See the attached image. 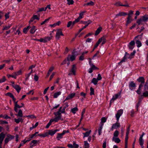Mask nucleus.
<instances>
[{
  "label": "nucleus",
  "mask_w": 148,
  "mask_h": 148,
  "mask_svg": "<svg viewBox=\"0 0 148 148\" xmlns=\"http://www.w3.org/2000/svg\"><path fill=\"white\" fill-rule=\"evenodd\" d=\"M118 122L115 123L113 124L112 127L110 128V130L112 131L114 129H116L117 128H119L120 127V123H118Z\"/></svg>",
  "instance_id": "nucleus-9"
},
{
  "label": "nucleus",
  "mask_w": 148,
  "mask_h": 148,
  "mask_svg": "<svg viewBox=\"0 0 148 148\" xmlns=\"http://www.w3.org/2000/svg\"><path fill=\"white\" fill-rule=\"evenodd\" d=\"M14 121L17 123H18L20 122L23 123V119L21 118H19L18 119H15Z\"/></svg>",
  "instance_id": "nucleus-23"
},
{
  "label": "nucleus",
  "mask_w": 148,
  "mask_h": 148,
  "mask_svg": "<svg viewBox=\"0 0 148 148\" xmlns=\"http://www.w3.org/2000/svg\"><path fill=\"white\" fill-rule=\"evenodd\" d=\"M53 122H56V121H55L53 119H51L50 120L49 123L46 126V128L47 129L49 127V126L51 125V123Z\"/></svg>",
  "instance_id": "nucleus-19"
},
{
  "label": "nucleus",
  "mask_w": 148,
  "mask_h": 148,
  "mask_svg": "<svg viewBox=\"0 0 148 148\" xmlns=\"http://www.w3.org/2000/svg\"><path fill=\"white\" fill-rule=\"evenodd\" d=\"M114 5L116 6H122V4L120 2H118L114 4Z\"/></svg>",
  "instance_id": "nucleus-48"
},
{
  "label": "nucleus",
  "mask_w": 148,
  "mask_h": 148,
  "mask_svg": "<svg viewBox=\"0 0 148 148\" xmlns=\"http://www.w3.org/2000/svg\"><path fill=\"white\" fill-rule=\"evenodd\" d=\"M30 73H28V74H25V81H27V80L28 79V78L30 76Z\"/></svg>",
  "instance_id": "nucleus-50"
},
{
  "label": "nucleus",
  "mask_w": 148,
  "mask_h": 148,
  "mask_svg": "<svg viewBox=\"0 0 148 148\" xmlns=\"http://www.w3.org/2000/svg\"><path fill=\"white\" fill-rule=\"evenodd\" d=\"M102 79V77L100 74H99L98 75L97 77V79L98 81L101 80Z\"/></svg>",
  "instance_id": "nucleus-54"
},
{
  "label": "nucleus",
  "mask_w": 148,
  "mask_h": 148,
  "mask_svg": "<svg viewBox=\"0 0 148 148\" xmlns=\"http://www.w3.org/2000/svg\"><path fill=\"white\" fill-rule=\"evenodd\" d=\"M148 21V15L146 14L138 19L136 21V23L138 25H143L144 23L147 22Z\"/></svg>",
  "instance_id": "nucleus-1"
},
{
  "label": "nucleus",
  "mask_w": 148,
  "mask_h": 148,
  "mask_svg": "<svg viewBox=\"0 0 148 148\" xmlns=\"http://www.w3.org/2000/svg\"><path fill=\"white\" fill-rule=\"evenodd\" d=\"M76 69V65L73 64L72 65L71 69L70 71V73L68 74V75H75V71Z\"/></svg>",
  "instance_id": "nucleus-5"
},
{
  "label": "nucleus",
  "mask_w": 148,
  "mask_h": 148,
  "mask_svg": "<svg viewBox=\"0 0 148 148\" xmlns=\"http://www.w3.org/2000/svg\"><path fill=\"white\" fill-rule=\"evenodd\" d=\"M33 17L35 19H37L38 20H39L40 18L39 17H38L37 15H34L33 16Z\"/></svg>",
  "instance_id": "nucleus-63"
},
{
  "label": "nucleus",
  "mask_w": 148,
  "mask_h": 148,
  "mask_svg": "<svg viewBox=\"0 0 148 148\" xmlns=\"http://www.w3.org/2000/svg\"><path fill=\"white\" fill-rule=\"evenodd\" d=\"M119 134V132L117 130H116L114 133V136L113 137H117Z\"/></svg>",
  "instance_id": "nucleus-38"
},
{
  "label": "nucleus",
  "mask_w": 148,
  "mask_h": 148,
  "mask_svg": "<svg viewBox=\"0 0 148 148\" xmlns=\"http://www.w3.org/2000/svg\"><path fill=\"white\" fill-rule=\"evenodd\" d=\"M79 59L80 60L82 61L84 59V56L82 54L79 57Z\"/></svg>",
  "instance_id": "nucleus-58"
},
{
  "label": "nucleus",
  "mask_w": 148,
  "mask_h": 148,
  "mask_svg": "<svg viewBox=\"0 0 148 148\" xmlns=\"http://www.w3.org/2000/svg\"><path fill=\"white\" fill-rule=\"evenodd\" d=\"M98 81L97 79L95 78H94L92 79L91 82L94 85H96L97 84Z\"/></svg>",
  "instance_id": "nucleus-26"
},
{
  "label": "nucleus",
  "mask_w": 148,
  "mask_h": 148,
  "mask_svg": "<svg viewBox=\"0 0 148 148\" xmlns=\"http://www.w3.org/2000/svg\"><path fill=\"white\" fill-rule=\"evenodd\" d=\"M128 136L126 135L125 138V145H127V141H128Z\"/></svg>",
  "instance_id": "nucleus-53"
},
{
  "label": "nucleus",
  "mask_w": 148,
  "mask_h": 148,
  "mask_svg": "<svg viewBox=\"0 0 148 148\" xmlns=\"http://www.w3.org/2000/svg\"><path fill=\"white\" fill-rule=\"evenodd\" d=\"M50 18H49L47 19H46L44 21H43L41 23V25H43L45 24V23H47L49 19H50Z\"/></svg>",
  "instance_id": "nucleus-47"
},
{
  "label": "nucleus",
  "mask_w": 148,
  "mask_h": 148,
  "mask_svg": "<svg viewBox=\"0 0 148 148\" xmlns=\"http://www.w3.org/2000/svg\"><path fill=\"white\" fill-rule=\"evenodd\" d=\"M98 41L99 42V43L102 42V45H103L106 42V39L105 37L104 36L102 37L101 38H100L99 39Z\"/></svg>",
  "instance_id": "nucleus-10"
},
{
  "label": "nucleus",
  "mask_w": 148,
  "mask_h": 148,
  "mask_svg": "<svg viewBox=\"0 0 148 148\" xmlns=\"http://www.w3.org/2000/svg\"><path fill=\"white\" fill-rule=\"evenodd\" d=\"M61 92L60 91L55 93L53 95V97L54 98H57L59 95L61 94Z\"/></svg>",
  "instance_id": "nucleus-29"
},
{
  "label": "nucleus",
  "mask_w": 148,
  "mask_h": 148,
  "mask_svg": "<svg viewBox=\"0 0 148 148\" xmlns=\"http://www.w3.org/2000/svg\"><path fill=\"white\" fill-rule=\"evenodd\" d=\"M26 117L31 119L36 118V117L34 115H30L26 116Z\"/></svg>",
  "instance_id": "nucleus-49"
},
{
  "label": "nucleus",
  "mask_w": 148,
  "mask_h": 148,
  "mask_svg": "<svg viewBox=\"0 0 148 148\" xmlns=\"http://www.w3.org/2000/svg\"><path fill=\"white\" fill-rule=\"evenodd\" d=\"M120 95V93H119L114 95V96H113V97L111 99L110 101L111 102H113Z\"/></svg>",
  "instance_id": "nucleus-15"
},
{
  "label": "nucleus",
  "mask_w": 148,
  "mask_h": 148,
  "mask_svg": "<svg viewBox=\"0 0 148 148\" xmlns=\"http://www.w3.org/2000/svg\"><path fill=\"white\" fill-rule=\"evenodd\" d=\"M11 27V25H8L4 27V28L3 29V30H8V29H9V28H10Z\"/></svg>",
  "instance_id": "nucleus-40"
},
{
  "label": "nucleus",
  "mask_w": 148,
  "mask_h": 148,
  "mask_svg": "<svg viewBox=\"0 0 148 148\" xmlns=\"http://www.w3.org/2000/svg\"><path fill=\"white\" fill-rule=\"evenodd\" d=\"M5 134L3 132L0 134V144H1L5 138Z\"/></svg>",
  "instance_id": "nucleus-16"
},
{
  "label": "nucleus",
  "mask_w": 148,
  "mask_h": 148,
  "mask_svg": "<svg viewBox=\"0 0 148 148\" xmlns=\"http://www.w3.org/2000/svg\"><path fill=\"white\" fill-rule=\"evenodd\" d=\"M86 12L85 11L81 12L79 14V18H83V16L84 15V13H85Z\"/></svg>",
  "instance_id": "nucleus-39"
},
{
  "label": "nucleus",
  "mask_w": 148,
  "mask_h": 148,
  "mask_svg": "<svg viewBox=\"0 0 148 148\" xmlns=\"http://www.w3.org/2000/svg\"><path fill=\"white\" fill-rule=\"evenodd\" d=\"M13 88L16 90L18 93L21 90L20 87L18 85H16L15 86H13Z\"/></svg>",
  "instance_id": "nucleus-21"
},
{
  "label": "nucleus",
  "mask_w": 148,
  "mask_h": 148,
  "mask_svg": "<svg viewBox=\"0 0 148 148\" xmlns=\"http://www.w3.org/2000/svg\"><path fill=\"white\" fill-rule=\"evenodd\" d=\"M92 22V21L90 20H89L87 21H84L83 22V23L85 24L86 25H87V26L88 25L90 24Z\"/></svg>",
  "instance_id": "nucleus-45"
},
{
  "label": "nucleus",
  "mask_w": 148,
  "mask_h": 148,
  "mask_svg": "<svg viewBox=\"0 0 148 148\" xmlns=\"http://www.w3.org/2000/svg\"><path fill=\"white\" fill-rule=\"evenodd\" d=\"M60 36H64L62 33V30L61 29H58L57 30L56 35V39L57 40H59L60 38Z\"/></svg>",
  "instance_id": "nucleus-4"
},
{
  "label": "nucleus",
  "mask_w": 148,
  "mask_h": 148,
  "mask_svg": "<svg viewBox=\"0 0 148 148\" xmlns=\"http://www.w3.org/2000/svg\"><path fill=\"white\" fill-rule=\"evenodd\" d=\"M30 28L29 26H27V27L23 29V33L25 34H26Z\"/></svg>",
  "instance_id": "nucleus-33"
},
{
  "label": "nucleus",
  "mask_w": 148,
  "mask_h": 148,
  "mask_svg": "<svg viewBox=\"0 0 148 148\" xmlns=\"http://www.w3.org/2000/svg\"><path fill=\"white\" fill-rule=\"evenodd\" d=\"M6 95H7L9 96L11 98H13L14 96L11 93L8 92L6 94Z\"/></svg>",
  "instance_id": "nucleus-55"
},
{
  "label": "nucleus",
  "mask_w": 148,
  "mask_h": 148,
  "mask_svg": "<svg viewBox=\"0 0 148 148\" xmlns=\"http://www.w3.org/2000/svg\"><path fill=\"white\" fill-rule=\"evenodd\" d=\"M58 131V130H50L49 131L48 134L51 136H53L54 135L56 132Z\"/></svg>",
  "instance_id": "nucleus-14"
},
{
  "label": "nucleus",
  "mask_w": 148,
  "mask_h": 148,
  "mask_svg": "<svg viewBox=\"0 0 148 148\" xmlns=\"http://www.w3.org/2000/svg\"><path fill=\"white\" fill-rule=\"evenodd\" d=\"M73 145L74 148H78L79 147V145L76 143L75 142H73Z\"/></svg>",
  "instance_id": "nucleus-56"
},
{
  "label": "nucleus",
  "mask_w": 148,
  "mask_h": 148,
  "mask_svg": "<svg viewBox=\"0 0 148 148\" xmlns=\"http://www.w3.org/2000/svg\"><path fill=\"white\" fill-rule=\"evenodd\" d=\"M103 125V123H101V124L100 125V126L98 129V131L101 132Z\"/></svg>",
  "instance_id": "nucleus-44"
},
{
  "label": "nucleus",
  "mask_w": 148,
  "mask_h": 148,
  "mask_svg": "<svg viewBox=\"0 0 148 148\" xmlns=\"http://www.w3.org/2000/svg\"><path fill=\"white\" fill-rule=\"evenodd\" d=\"M123 110L122 109H120L117 112L116 115V119L117 122H118L120 117L122 115L123 113Z\"/></svg>",
  "instance_id": "nucleus-6"
},
{
  "label": "nucleus",
  "mask_w": 148,
  "mask_h": 148,
  "mask_svg": "<svg viewBox=\"0 0 148 148\" xmlns=\"http://www.w3.org/2000/svg\"><path fill=\"white\" fill-rule=\"evenodd\" d=\"M131 58V55L127 52H125L124 56L121 60V62H125L126 60Z\"/></svg>",
  "instance_id": "nucleus-7"
},
{
  "label": "nucleus",
  "mask_w": 148,
  "mask_h": 148,
  "mask_svg": "<svg viewBox=\"0 0 148 148\" xmlns=\"http://www.w3.org/2000/svg\"><path fill=\"white\" fill-rule=\"evenodd\" d=\"M75 93H73L69 94L66 98L65 101L68 100L72 99L75 97Z\"/></svg>",
  "instance_id": "nucleus-11"
},
{
  "label": "nucleus",
  "mask_w": 148,
  "mask_h": 148,
  "mask_svg": "<svg viewBox=\"0 0 148 148\" xmlns=\"http://www.w3.org/2000/svg\"><path fill=\"white\" fill-rule=\"evenodd\" d=\"M38 136H40L41 137H45L47 136L48 135V134L47 133H45L44 134H38Z\"/></svg>",
  "instance_id": "nucleus-37"
},
{
  "label": "nucleus",
  "mask_w": 148,
  "mask_h": 148,
  "mask_svg": "<svg viewBox=\"0 0 148 148\" xmlns=\"http://www.w3.org/2000/svg\"><path fill=\"white\" fill-rule=\"evenodd\" d=\"M136 43L137 46L138 47H139L142 46V44L140 41L138 40H137L136 42Z\"/></svg>",
  "instance_id": "nucleus-34"
},
{
  "label": "nucleus",
  "mask_w": 148,
  "mask_h": 148,
  "mask_svg": "<svg viewBox=\"0 0 148 148\" xmlns=\"http://www.w3.org/2000/svg\"><path fill=\"white\" fill-rule=\"evenodd\" d=\"M16 115L17 116H18L20 117H22L23 116V113L22 111L21 110H19L18 111V114H16Z\"/></svg>",
  "instance_id": "nucleus-35"
},
{
  "label": "nucleus",
  "mask_w": 148,
  "mask_h": 148,
  "mask_svg": "<svg viewBox=\"0 0 148 148\" xmlns=\"http://www.w3.org/2000/svg\"><path fill=\"white\" fill-rule=\"evenodd\" d=\"M38 141L36 140H32L30 144V148H32L35 145H34L36 144L38 142Z\"/></svg>",
  "instance_id": "nucleus-13"
},
{
  "label": "nucleus",
  "mask_w": 148,
  "mask_h": 148,
  "mask_svg": "<svg viewBox=\"0 0 148 148\" xmlns=\"http://www.w3.org/2000/svg\"><path fill=\"white\" fill-rule=\"evenodd\" d=\"M102 28L101 27H99L95 33V35H98L101 31Z\"/></svg>",
  "instance_id": "nucleus-30"
},
{
  "label": "nucleus",
  "mask_w": 148,
  "mask_h": 148,
  "mask_svg": "<svg viewBox=\"0 0 148 148\" xmlns=\"http://www.w3.org/2000/svg\"><path fill=\"white\" fill-rule=\"evenodd\" d=\"M91 68L93 69V70H95L97 69V68L95 66V65H94L93 64L90 65Z\"/></svg>",
  "instance_id": "nucleus-59"
},
{
  "label": "nucleus",
  "mask_w": 148,
  "mask_h": 148,
  "mask_svg": "<svg viewBox=\"0 0 148 148\" xmlns=\"http://www.w3.org/2000/svg\"><path fill=\"white\" fill-rule=\"evenodd\" d=\"M7 137L10 140L14 138V137L13 136H12L10 134L8 135Z\"/></svg>",
  "instance_id": "nucleus-57"
},
{
  "label": "nucleus",
  "mask_w": 148,
  "mask_h": 148,
  "mask_svg": "<svg viewBox=\"0 0 148 148\" xmlns=\"http://www.w3.org/2000/svg\"><path fill=\"white\" fill-rule=\"evenodd\" d=\"M71 26L72 27V21H69L67 23V27H69Z\"/></svg>",
  "instance_id": "nucleus-60"
},
{
  "label": "nucleus",
  "mask_w": 148,
  "mask_h": 148,
  "mask_svg": "<svg viewBox=\"0 0 148 148\" xmlns=\"http://www.w3.org/2000/svg\"><path fill=\"white\" fill-rule=\"evenodd\" d=\"M137 81L139 82H141L142 83H145V79L143 77H140L137 79Z\"/></svg>",
  "instance_id": "nucleus-20"
},
{
  "label": "nucleus",
  "mask_w": 148,
  "mask_h": 148,
  "mask_svg": "<svg viewBox=\"0 0 148 148\" xmlns=\"http://www.w3.org/2000/svg\"><path fill=\"white\" fill-rule=\"evenodd\" d=\"M6 80L5 77V76L3 77L2 79H0V83H2L5 82Z\"/></svg>",
  "instance_id": "nucleus-41"
},
{
  "label": "nucleus",
  "mask_w": 148,
  "mask_h": 148,
  "mask_svg": "<svg viewBox=\"0 0 148 148\" xmlns=\"http://www.w3.org/2000/svg\"><path fill=\"white\" fill-rule=\"evenodd\" d=\"M68 1V4L69 5L73 4L74 3V1L73 0H67Z\"/></svg>",
  "instance_id": "nucleus-51"
},
{
  "label": "nucleus",
  "mask_w": 148,
  "mask_h": 148,
  "mask_svg": "<svg viewBox=\"0 0 148 148\" xmlns=\"http://www.w3.org/2000/svg\"><path fill=\"white\" fill-rule=\"evenodd\" d=\"M46 11L45 8H39L38 9V10L37 11V12H41L42 11Z\"/></svg>",
  "instance_id": "nucleus-52"
},
{
  "label": "nucleus",
  "mask_w": 148,
  "mask_h": 148,
  "mask_svg": "<svg viewBox=\"0 0 148 148\" xmlns=\"http://www.w3.org/2000/svg\"><path fill=\"white\" fill-rule=\"evenodd\" d=\"M91 132V130H90L89 131H87L85 133H83V134L84 135L83 138H84L85 137L88 136L90 134Z\"/></svg>",
  "instance_id": "nucleus-24"
},
{
  "label": "nucleus",
  "mask_w": 148,
  "mask_h": 148,
  "mask_svg": "<svg viewBox=\"0 0 148 148\" xmlns=\"http://www.w3.org/2000/svg\"><path fill=\"white\" fill-rule=\"evenodd\" d=\"M37 41H40L41 42H43L45 43L44 38H41L40 39H39V40H37Z\"/></svg>",
  "instance_id": "nucleus-64"
},
{
  "label": "nucleus",
  "mask_w": 148,
  "mask_h": 148,
  "mask_svg": "<svg viewBox=\"0 0 148 148\" xmlns=\"http://www.w3.org/2000/svg\"><path fill=\"white\" fill-rule=\"evenodd\" d=\"M0 123L1 124H8V122L5 121H2V120H0Z\"/></svg>",
  "instance_id": "nucleus-62"
},
{
  "label": "nucleus",
  "mask_w": 148,
  "mask_h": 148,
  "mask_svg": "<svg viewBox=\"0 0 148 148\" xmlns=\"http://www.w3.org/2000/svg\"><path fill=\"white\" fill-rule=\"evenodd\" d=\"M129 86L130 89L132 90V88H135L136 86L134 82H131L129 83Z\"/></svg>",
  "instance_id": "nucleus-17"
},
{
  "label": "nucleus",
  "mask_w": 148,
  "mask_h": 148,
  "mask_svg": "<svg viewBox=\"0 0 148 148\" xmlns=\"http://www.w3.org/2000/svg\"><path fill=\"white\" fill-rule=\"evenodd\" d=\"M143 96L145 97H148V92L146 91L143 93Z\"/></svg>",
  "instance_id": "nucleus-61"
},
{
  "label": "nucleus",
  "mask_w": 148,
  "mask_h": 148,
  "mask_svg": "<svg viewBox=\"0 0 148 148\" xmlns=\"http://www.w3.org/2000/svg\"><path fill=\"white\" fill-rule=\"evenodd\" d=\"M62 107H60L58 110V111L57 112H54L53 114H54L55 117L53 119L56 122H58L59 120H62V119L61 118V109Z\"/></svg>",
  "instance_id": "nucleus-2"
},
{
  "label": "nucleus",
  "mask_w": 148,
  "mask_h": 148,
  "mask_svg": "<svg viewBox=\"0 0 148 148\" xmlns=\"http://www.w3.org/2000/svg\"><path fill=\"white\" fill-rule=\"evenodd\" d=\"M112 141L117 143H119L121 141L120 140L119 138L113 137Z\"/></svg>",
  "instance_id": "nucleus-25"
},
{
  "label": "nucleus",
  "mask_w": 148,
  "mask_h": 148,
  "mask_svg": "<svg viewBox=\"0 0 148 148\" xmlns=\"http://www.w3.org/2000/svg\"><path fill=\"white\" fill-rule=\"evenodd\" d=\"M76 55H75L73 53L72 55L70 56V55H68L67 57V59L68 61L71 60V61H73L74 60L76 57Z\"/></svg>",
  "instance_id": "nucleus-8"
},
{
  "label": "nucleus",
  "mask_w": 148,
  "mask_h": 148,
  "mask_svg": "<svg viewBox=\"0 0 148 148\" xmlns=\"http://www.w3.org/2000/svg\"><path fill=\"white\" fill-rule=\"evenodd\" d=\"M22 73V70H20L19 71H17V72H15L14 73V74H16V76L19 75H21Z\"/></svg>",
  "instance_id": "nucleus-28"
},
{
  "label": "nucleus",
  "mask_w": 148,
  "mask_h": 148,
  "mask_svg": "<svg viewBox=\"0 0 148 148\" xmlns=\"http://www.w3.org/2000/svg\"><path fill=\"white\" fill-rule=\"evenodd\" d=\"M106 119L104 117H103L101 119V123L100 124H101V123H103L106 122Z\"/></svg>",
  "instance_id": "nucleus-43"
},
{
  "label": "nucleus",
  "mask_w": 148,
  "mask_h": 148,
  "mask_svg": "<svg viewBox=\"0 0 148 148\" xmlns=\"http://www.w3.org/2000/svg\"><path fill=\"white\" fill-rule=\"evenodd\" d=\"M36 30L35 27L33 26L30 29V33L32 34H34L36 32Z\"/></svg>",
  "instance_id": "nucleus-22"
},
{
  "label": "nucleus",
  "mask_w": 148,
  "mask_h": 148,
  "mask_svg": "<svg viewBox=\"0 0 148 148\" xmlns=\"http://www.w3.org/2000/svg\"><path fill=\"white\" fill-rule=\"evenodd\" d=\"M139 144L141 146V147H144L143 146V143H144V140L142 138H139Z\"/></svg>",
  "instance_id": "nucleus-31"
},
{
  "label": "nucleus",
  "mask_w": 148,
  "mask_h": 148,
  "mask_svg": "<svg viewBox=\"0 0 148 148\" xmlns=\"http://www.w3.org/2000/svg\"><path fill=\"white\" fill-rule=\"evenodd\" d=\"M95 3L92 1H90V2L87 3H85L84 5V6H93L95 5Z\"/></svg>",
  "instance_id": "nucleus-18"
},
{
  "label": "nucleus",
  "mask_w": 148,
  "mask_h": 148,
  "mask_svg": "<svg viewBox=\"0 0 148 148\" xmlns=\"http://www.w3.org/2000/svg\"><path fill=\"white\" fill-rule=\"evenodd\" d=\"M52 36H51L50 37L47 36L46 37L44 38L45 42H47L50 41L52 38Z\"/></svg>",
  "instance_id": "nucleus-27"
},
{
  "label": "nucleus",
  "mask_w": 148,
  "mask_h": 148,
  "mask_svg": "<svg viewBox=\"0 0 148 148\" xmlns=\"http://www.w3.org/2000/svg\"><path fill=\"white\" fill-rule=\"evenodd\" d=\"M127 13L123 12H119L118 14L115 15V18H117L118 16H121L127 15Z\"/></svg>",
  "instance_id": "nucleus-12"
},
{
  "label": "nucleus",
  "mask_w": 148,
  "mask_h": 148,
  "mask_svg": "<svg viewBox=\"0 0 148 148\" xmlns=\"http://www.w3.org/2000/svg\"><path fill=\"white\" fill-rule=\"evenodd\" d=\"M69 132V130H64L63 131L62 133H58L57 136L56 137L58 140H60L61 139L63 138V136L66 133H68Z\"/></svg>",
  "instance_id": "nucleus-3"
},
{
  "label": "nucleus",
  "mask_w": 148,
  "mask_h": 148,
  "mask_svg": "<svg viewBox=\"0 0 148 148\" xmlns=\"http://www.w3.org/2000/svg\"><path fill=\"white\" fill-rule=\"evenodd\" d=\"M77 110V107H75L71 110V112L74 114H75Z\"/></svg>",
  "instance_id": "nucleus-32"
},
{
  "label": "nucleus",
  "mask_w": 148,
  "mask_h": 148,
  "mask_svg": "<svg viewBox=\"0 0 148 148\" xmlns=\"http://www.w3.org/2000/svg\"><path fill=\"white\" fill-rule=\"evenodd\" d=\"M84 148H89V143H88L87 141H84Z\"/></svg>",
  "instance_id": "nucleus-36"
},
{
  "label": "nucleus",
  "mask_w": 148,
  "mask_h": 148,
  "mask_svg": "<svg viewBox=\"0 0 148 148\" xmlns=\"http://www.w3.org/2000/svg\"><path fill=\"white\" fill-rule=\"evenodd\" d=\"M94 94V89L92 87L90 88V95H92Z\"/></svg>",
  "instance_id": "nucleus-42"
},
{
  "label": "nucleus",
  "mask_w": 148,
  "mask_h": 148,
  "mask_svg": "<svg viewBox=\"0 0 148 148\" xmlns=\"http://www.w3.org/2000/svg\"><path fill=\"white\" fill-rule=\"evenodd\" d=\"M22 107V106H20L17 104V101L15 102V104H14V107L18 108H20Z\"/></svg>",
  "instance_id": "nucleus-46"
}]
</instances>
